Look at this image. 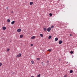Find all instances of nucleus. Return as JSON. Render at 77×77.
Masks as SVG:
<instances>
[{"label": "nucleus", "instance_id": "ddd939ff", "mask_svg": "<svg viewBox=\"0 0 77 77\" xmlns=\"http://www.w3.org/2000/svg\"><path fill=\"white\" fill-rule=\"evenodd\" d=\"M51 36L49 35L48 37V39H51Z\"/></svg>", "mask_w": 77, "mask_h": 77}, {"label": "nucleus", "instance_id": "9d476101", "mask_svg": "<svg viewBox=\"0 0 77 77\" xmlns=\"http://www.w3.org/2000/svg\"><path fill=\"white\" fill-rule=\"evenodd\" d=\"M43 30H44V31H46L47 28H43Z\"/></svg>", "mask_w": 77, "mask_h": 77}, {"label": "nucleus", "instance_id": "6ab92c4d", "mask_svg": "<svg viewBox=\"0 0 77 77\" xmlns=\"http://www.w3.org/2000/svg\"><path fill=\"white\" fill-rule=\"evenodd\" d=\"M49 15H50V16H52V14L51 13L49 14Z\"/></svg>", "mask_w": 77, "mask_h": 77}, {"label": "nucleus", "instance_id": "72a5a7b5", "mask_svg": "<svg viewBox=\"0 0 77 77\" xmlns=\"http://www.w3.org/2000/svg\"><path fill=\"white\" fill-rule=\"evenodd\" d=\"M73 57H72V58H73Z\"/></svg>", "mask_w": 77, "mask_h": 77}, {"label": "nucleus", "instance_id": "7c9ffc66", "mask_svg": "<svg viewBox=\"0 0 77 77\" xmlns=\"http://www.w3.org/2000/svg\"><path fill=\"white\" fill-rule=\"evenodd\" d=\"M6 9H8V7H7Z\"/></svg>", "mask_w": 77, "mask_h": 77}, {"label": "nucleus", "instance_id": "473e14b6", "mask_svg": "<svg viewBox=\"0 0 77 77\" xmlns=\"http://www.w3.org/2000/svg\"><path fill=\"white\" fill-rule=\"evenodd\" d=\"M68 63V62H67V63Z\"/></svg>", "mask_w": 77, "mask_h": 77}, {"label": "nucleus", "instance_id": "4468645a", "mask_svg": "<svg viewBox=\"0 0 77 77\" xmlns=\"http://www.w3.org/2000/svg\"><path fill=\"white\" fill-rule=\"evenodd\" d=\"M72 72H73V71H72V70H71L70 71V73H72Z\"/></svg>", "mask_w": 77, "mask_h": 77}, {"label": "nucleus", "instance_id": "dca6fc26", "mask_svg": "<svg viewBox=\"0 0 77 77\" xmlns=\"http://www.w3.org/2000/svg\"><path fill=\"white\" fill-rule=\"evenodd\" d=\"M7 21H8V22H10V20L8 19L7 20Z\"/></svg>", "mask_w": 77, "mask_h": 77}, {"label": "nucleus", "instance_id": "9b49d317", "mask_svg": "<svg viewBox=\"0 0 77 77\" xmlns=\"http://www.w3.org/2000/svg\"><path fill=\"white\" fill-rule=\"evenodd\" d=\"M33 2H31L30 3V5H33Z\"/></svg>", "mask_w": 77, "mask_h": 77}, {"label": "nucleus", "instance_id": "393cba45", "mask_svg": "<svg viewBox=\"0 0 77 77\" xmlns=\"http://www.w3.org/2000/svg\"><path fill=\"white\" fill-rule=\"evenodd\" d=\"M33 44H31V47H32V46H33Z\"/></svg>", "mask_w": 77, "mask_h": 77}, {"label": "nucleus", "instance_id": "cd10ccee", "mask_svg": "<svg viewBox=\"0 0 77 77\" xmlns=\"http://www.w3.org/2000/svg\"><path fill=\"white\" fill-rule=\"evenodd\" d=\"M64 77H66V75H64Z\"/></svg>", "mask_w": 77, "mask_h": 77}, {"label": "nucleus", "instance_id": "2f4dec72", "mask_svg": "<svg viewBox=\"0 0 77 77\" xmlns=\"http://www.w3.org/2000/svg\"><path fill=\"white\" fill-rule=\"evenodd\" d=\"M11 13H13V11H11Z\"/></svg>", "mask_w": 77, "mask_h": 77}, {"label": "nucleus", "instance_id": "bb28decb", "mask_svg": "<svg viewBox=\"0 0 77 77\" xmlns=\"http://www.w3.org/2000/svg\"><path fill=\"white\" fill-rule=\"evenodd\" d=\"M72 36V34H70V36Z\"/></svg>", "mask_w": 77, "mask_h": 77}, {"label": "nucleus", "instance_id": "5701e85b", "mask_svg": "<svg viewBox=\"0 0 77 77\" xmlns=\"http://www.w3.org/2000/svg\"><path fill=\"white\" fill-rule=\"evenodd\" d=\"M40 59L39 58H38L37 59V60H40Z\"/></svg>", "mask_w": 77, "mask_h": 77}, {"label": "nucleus", "instance_id": "7ed1b4c3", "mask_svg": "<svg viewBox=\"0 0 77 77\" xmlns=\"http://www.w3.org/2000/svg\"><path fill=\"white\" fill-rule=\"evenodd\" d=\"M63 42L61 40H60L58 42V43L59 44H62Z\"/></svg>", "mask_w": 77, "mask_h": 77}, {"label": "nucleus", "instance_id": "6e6552de", "mask_svg": "<svg viewBox=\"0 0 77 77\" xmlns=\"http://www.w3.org/2000/svg\"><path fill=\"white\" fill-rule=\"evenodd\" d=\"M23 37V35H20V38H22Z\"/></svg>", "mask_w": 77, "mask_h": 77}, {"label": "nucleus", "instance_id": "0eeeda50", "mask_svg": "<svg viewBox=\"0 0 77 77\" xmlns=\"http://www.w3.org/2000/svg\"><path fill=\"white\" fill-rule=\"evenodd\" d=\"M14 23H15V21H12V22H11V24H14Z\"/></svg>", "mask_w": 77, "mask_h": 77}, {"label": "nucleus", "instance_id": "f257e3e1", "mask_svg": "<svg viewBox=\"0 0 77 77\" xmlns=\"http://www.w3.org/2000/svg\"><path fill=\"white\" fill-rule=\"evenodd\" d=\"M21 56V54L19 53L18 55H17L16 57H20Z\"/></svg>", "mask_w": 77, "mask_h": 77}, {"label": "nucleus", "instance_id": "2eb2a0df", "mask_svg": "<svg viewBox=\"0 0 77 77\" xmlns=\"http://www.w3.org/2000/svg\"><path fill=\"white\" fill-rule=\"evenodd\" d=\"M31 63H32V64H33V63H34V61H32Z\"/></svg>", "mask_w": 77, "mask_h": 77}, {"label": "nucleus", "instance_id": "423d86ee", "mask_svg": "<svg viewBox=\"0 0 77 77\" xmlns=\"http://www.w3.org/2000/svg\"><path fill=\"white\" fill-rule=\"evenodd\" d=\"M2 29L3 30H5V29H6V27L5 26H3L2 28Z\"/></svg>", "mask_w": 77, "mask_h": 77}, {"label": "nucleus", "instance_id": "a211bd4d", "mask_svg": "<svg viewBox=\"0 0 77 77\" xmlns=\"http://www.w3.org/2000/svg\"><path fill=\"white\" fill-rule=\"evenodd\" d=\"M40 75H41L38 74V75L37 77H40Z\"/></svg>", "mask_w": 77, "mask_h": 77}, {"label": "nucleus", "instance_id": "4be33fe9", "mask_svg": "<svg viewBox=\"0 0 77 77\" xmlns=\"http://www.w3.org/2000/svg\"><path fill=\"white\" fill-rule=\"evenodd\" d=\"M2 65V63H0V66H1Z\"/></svg>", "mask_w": 77, "mask_h": 77}, {"label": "nucleus", "instance_id": "f8f14e48", "mask_svg": "<svg viewBox=\"0 0 77 77\" xmlns=\"http://www.w3.org/2000/svg\"><path fill=\"white\" fill-rule=\"evenodd\" d=\"M40 36H41V37H43V35L42 34H40Z\"/></svg>", "mask_w": 77, "mask_h": 77}, {"label": "nucleus", "instance_id": "f3484780", "mask_svg": "<svg viewBox=\"0 0 77 77\" xmlns=\"http://www.w3.org/2000/svg\"><path fill=\"white\" fill-rule=\"evenodd\" d=\"M48 51H51V49H49L48 50Z\"/></svg>", "mask_w": 77, "mask_h": 77}, {"label": "nucleus", "instance_id": "c85d7f7f", "mask_svg": "<svg viewBox=\"0 0 77 77\" xmlns=\"http://www.w3.org/2000/svg\"><path fill=\"white\" fill-rule=\"evenodd\" d=\"M47 63H48L49 62V61H47Z\"/></svg>", "mask_w": 77, "mask_h": 77}, {"label": "nucleus", "instance_id": "412c9836", "mask_svg": "<svg viewBox=\"0 0 77 77\" xmlns=\"http://www.w3.org/2000/svg\"><path fill=\"white\" fill-rule=\"evenodd\" d=\"M10 49H7V51H9L10 50Z\"/></svg>", "mask_w": 77, "mask_h": 77}, {"label": "nucleus", "instance_id": "c756f323", "mask_svg": "<svg viewBox=\"0 0 77 77\" xmlns=\"http://www.w3.org/2000/svg\"><path fill=\"white\" fill-rule=\"evenodd\" d=\"M31 77H34V76H31Z\"/></svg>", "mask_w": 77, "mask_h": 77}, {"label": "nucleus", "instance_id": "a878e982", "mask_svg": "<svg viewBox=\"0 0 77 77\" xmlns=\"http://www.w3.org/2000/svg\"><path fill=\"white\" fill-rule=\"evenodd\" d=\"M42 65H44V63H43V62H42Z\"/></svg>", "mask_w": 77, "mask_h": 77}, {"label": "nucleus", "instance_id": "b1692460", "mask_svg": "<svg viewBox=\"0 0 77 77\" xmlns=\"http://www.w3.org/2000/svg\"><path fill=\"white\" fill-rule=\"evenodd\" d=\"M54 27V26H51V28H53V27Z\"/></svg>", "mask_w": 77, "mask_h": 77}, {"label": "nucleus", "instance_id": "aec40b11", "mask_svg": "<svg viewBox=\"0 0 77 77\" xmlns=\"http://www.w3.org/2000/svg\"><path fill=\"white\" fill-rule=\"evenodd\" d=\"M72 53H73V51H70V54H72Z\"/></svg>", "mask_w": 77, "mask_h": 77}, {"label": "nucleus", "instance_id": "20e7f679", "mask_svg": "<svg viewBox=\"0 0 77 77\" xmlns=\"http://www.w3.org/2000/svg\"><path fill=\"white\" fill-rule=\"evenodd\" d=\"M21 31V29H18L17 30V32H20Z\"/></svg>", "mask_w": 77, "mask_h": 77}, {"label": "nucleus", "instance_id": "39448f33", "mask_svg": "<svg viewBox=\"0 0 77 77\" xmlns=\"http://www.w3.org/2000/svg\"><path fill=\"white\" fill-rule=\"evenodd\" d=\"M36 38V37L35 36H33L31 37L32 39H35Z\"/></svg>", "mask_w": 77, "mask_h": 77}, {"label": "nucleus", "instance_id": "f03ea898", "mask_svg": "<svg viewBox=\"0 0 77 77\" xmlns=\"http://www.w3.org/2000/svg\"><path fill=\"white\" fill-rule=\"evenodd\" d=\"M50 30H51V28L50 27L47 29V31H48V32H50Z\"/></svg>", "mask_w": 77, "mask_h": 77}, {"label": "nucleus", "instance_id": "1a4fd4ad", "mask_svg": "<svg viewBox=\"0 0 77 77\" xmlns=\"http://www.w3.org/2000/svg\"><path fill=\"white\" fill-rule=\"evenodd\" d=\"M55 41H58V38H56L55 39Z\"/></svg>", "mask_w": 77, "mask_h": 77}]
</instances>
